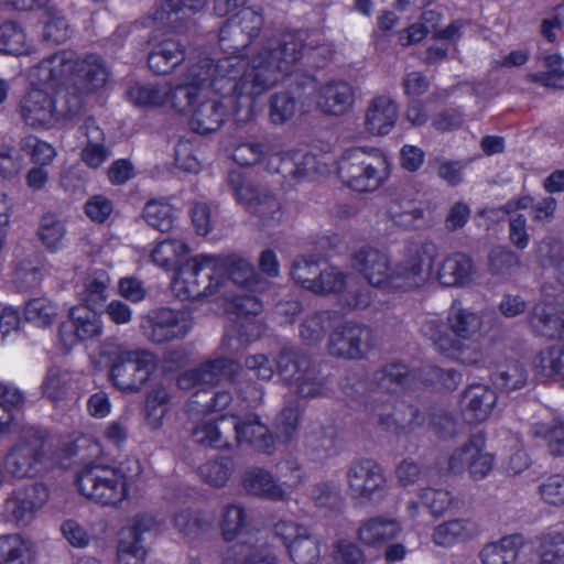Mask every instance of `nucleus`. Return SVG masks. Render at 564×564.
Here are the masks:
<instances>
[{
	"instance_id": "nucleus-47",
	"label": "nucleus",
	"mask_w": 564,
	"mask_h": 564,
	"mask_svg": "<svg viewBox=\"0 0 564 564\" xmlns=\"http://www.w3.org/2000/svg\"><path fill=\"white\" fill-rule=\"evenodd\" d=\"M169 393L165 388L152 389L145 401V422L151 430H159L167 412Z\"/></svg>"
},
{
	"instance_id": "nucleus-3",
	"label": "nucleus",
	"mask_w": 564,
	"mask_h": 564,
	"mask_svg": "<svg viewBox=\"0 0 564 564\" xmlns=\"http://www.w3.org/2000/svg\"><path fill=\"white\" fill-rule=\"evenodd\" d=\"M108 76L107 67L96 55L79 61L72 51L55 53L30 69L31 87L21 97L19 115L31 128L51 129L78 113L82 99L70 89H98Z\"/></svg>"
},
{
	"instance_id": "nucleus-52",
	"label": "nucleus",
	"mask_w": 564,
	"mask_h": 564,
	"mask_svg": "<svg viewBox=\"0 0 564 564\" xmlns=\"http://www.w3.org/2000/svg\"><path fill=\"white\" fill-rule=\"evenodd\" d=\"M24 169V158L10 144H0V178L11 182L17 180Z\"/></svg>"
},
{
	"instance_id": "nucleus-62",
	"label": "nucleus",
	"mask_w": 564,
	"mask_h": 564,
	"mask_svg": "<svg viewBox=\"0 0 564 564\" xmlns=\"http://www.w3.org/2000/svg\"><path fill=\"white\" fill-rule=\"evenodd\" d=\"M64 539L74 547L84 549L91 542V534L85 525L74 519L65 520L61 527Z\"/></svg>"
},
{
	"instance_id": "nucleus-15",
	"label": "nucleus",
	"mask_w": 564,
	"mask_h": 564,
	"mask_svg": "<svg viewBox=\"0 0 564 564\" xmlns=\"http://www.w3.org/2000/svg\"><path fill=\"white\" fill-rule=\"evenodd\" d=\"M68 318L59 326V339L66 348L102 334L104 323L96 307L75 305L69 308Z\"/></svg>"
},
{
	"instance_id": "nucleus-10",
	"label": "nucleus",
	"mask_w": 564,
	"mask_h": 564,
	"mask_svg": "<svg viewBox=\"0 0 564 564\" xmlns=\"http://www.w3.org/2000/svg\"><path fill=\"white\" fill-rule=\"evenodd\" d=\"M56 465L61 464L47 457L44 433L32 426L21 427L19 442L3 460L6 471L15 478L34 477Z\"/></svg>"
},
{
	"instance_id": "nucleus-45",
	"label": "nucleus",
	"mask_w": 564,
	"mask_h": 564,
	"mask_svg": "<svg viewBox=\"0 0 564 564\" xmlns=\"http://www.w3.org/2000/svg\"><path fill=\"white\" fill-rule=\"evenodd\" d=\"M223 564H275V557L265 550L241 541L226 554Z\"/></svg>"
},
{
	"instance_id": "nucleus-32",
	"label": "nucleus",
	"mask_w": 564,
	"mask_h": 564,
	"mask_svg": "<svg viewBox=\"0 0 564 564\" xmlns=\"http://www.w3.org/2000/svg\"><path fill=\"white\" fill-rule=\"evenodd\" d=\"M557 314V304L539 303L533 310L530 323L543 336L564 338V312Z\"/></svg>"
},
{
	"instance_id": "nucleus-27",
	"label": "nucleus",
	"mask_w": 564,
	"mask_h": 564,
	"mask_svg": "<svg viewBox=\"0 0 564 564\" xmlns=\"http://www.w3.org/2000/svg\"><path fill=\"white\" fill-rule=\"evenodd\" d=\"M228 182L234 191L237 200L240 204L247 205L254 213H259L262 216H272L279 210V203L269 195H254V188L246 181L243 174L240 171H232L228 176Z\"/></svg>"
},
{
	"instance_id": "nucleus-60",
	"label": "nucleus",
	"mask_w": 564,
	"mask_h": 564,
	"mask_svg": "<svg viewBox=\"0 0 564 564\" xmlns=\"http://www.w3.org/2000/svg\"><path fill=\"white\" fill-rule=\"evenodd\" d=\"M67 387V373L58 368H50L42 382V391L52 401L61 400Z\"/></svg>"
},
{
	"instance_id": "nucleus-41",
	"label": "nucleus",
	"mask_w": 564,
	"mask_h": 564,
	"mask_svg": "<svg viewBox=\"0 0 564 564\" xmlns=\"http://www.w3.org/2000/svg\"><path fill=\"white\" fill-rule=\"evenodd\" d=\"M400 532L397 521L383 518H373L366 521L358 531L359 539L369 545L383 543L395 538Z\"/></svg>"
},
{
	"instance_id": "nucleus-59",
	"label": "nucleus",
	"mask_w": 564,
	"mask_h": 564,
	"mask_svg": "<svg viewBox=\"0 0 564 564\" xmlns=\"http://www.w3.org/2000/svg\"><path fill=\"white\" fill-rule=\"evenodd\" d=\"M330 314L327 312L316 313L308 316L301 325L300 335L307 343L319 341L329 325Z\"/></svg>"
},
{
	"instance_id": "nucleus-38",
	"label": "nucleus",
	"mask_w": 564,
	"mask_h": 564,
	"mask_svg": "<svg viewBox=\"0 0 564 564\" xmlns=\"http://www.w3.org/2000/svg\"><path fill=\"white\" fill-rule=\"evenodd\" d=\"M110 278L105 270H91L87 273L83 289L78 292L82 305L100 307L107 300Z\"/></svg>"
},
{
	"instance_id": "nucleus-25",
	"label": "nucleus",
	"mask_w": 564,
	"mask_h": 564,
	"mask_svg": "<svg viewBox=\"0 0 564 564\" xmlns=\"http://www.w3.org/2000/svg\"><path fill=\"white\" fill-rule=\"evenodd\" d=\"M48 500V490L44 485L34 484L15 488L6 501V511L15 520L31 518Z\"/></svg>"
},
{
	"instance_id": "nucleus-34",
	"label": "nucleus",
	"mask_w": 564,
	"mask_h": 564,
	"mask_svg": "<svg viewBox=\"0 0 564 564\" xmlns=\"http://www.w3.org/2000/svg\"><path fill=\"white\" fill-rule=\"evenodd\" d=\"M84 133L87 141L82 150V160L87 166L97 169L102 165L110 155L109 150L104 144V132L96 124L95 120L88 119L84 124Z\"/></svg>"
},
{
	"instance_id": "nucleus-31",
	"label": "nucleus",
	"mask_w": 564,
	"mask_h": 564,
	"mask_svg": "<svg viewBox=\"0 0 564 564\" xmlns=\"http://www.w3.org/2000/svg\"><path fill=\"white\" fill-rule=\"evenodd\" d=\"M478 533L477 524L468 519H454L438 524L433 531V542L443 547L464 543Z\"/></svg>"
},
{
	"instance_id": "nucleus-13",
	"label": "nucleus",
	"mask_w": 564,
	"mask_h": 564,
	"mask_svg": "<svg viewBox=\"0 0 564 564\" xmlns=\"http://www.w3.org/2000/svg\"><path fill=\"white\" fill-rule=\"evenodd\" d=\"M495 456L487 451L486 438L482 434H476L456 448L449 456L448 469L455 474L468 471L474 480L486 478L492 470Z\"/></svg>"
},
{
	"instance_id": "nucleus-46",
	"label": "nucleus",
	"mask_w": 564,
	"mask_h": 564,
	"mask_svg": "<svg viewBox=\"0 0 564 564\" xmlns=\"http://www.w3.org/2000/svg\"><path fill=\"white\" fill-rule=\"evenodd\" d=\"M25 319L39 328L51 326L57 316V306L46 297L29 301L24 308Z\"/></svg>"
},
{
	"instance_id": "nucleus-24",
	"label": "nucleus",
	"mask_w": 564,
	"mask_h": 564,
	"mask_svg": "<svg viewBox=\"0 0 564 564\" xmlns=\"http://www.w3.org/2000/svg\"><path fill=\"white\" fill-rule=\"evenodd\" d=\"M496 402L495 390L486 384H471L460 398L462 415L469 423L484 422L491 415Z\"/></svg>"
},
{
	"instance_id": "nucleus-39",
	"label": "nucleus",
	"mask_w": 564,
	"mask_h": 564,
	"mask_svg": "<svg viewBox=\"0 0 564 564\" xmlns=\"http://www.w3.org/2000/svg\"><path fill=\"white\" fill-rule=\"evenodd\" d=\"M473 272L470 259L463 253L448 256L442 263L437 278L443 285H460L468 281Z\"/></svg>"
},
{
	"instance_id": "nucleus-16",
	"label": "nucleus",
	"mask_w": 564,
	"mask_h": 564,
	"mask_svg": "<svg viewBox=\"0 0 564 564\" xmlns=\"http://www.w3.org/2000/svg\"><path fill=\"white\" fill-rule=\"evenodd\" d=\"M141 327L152 341L164 343L185 336L192 319L187 312L161 308L145 317Z\"/></svg>"
},
{
	"instance_id": "nucleus-23",
	"label": "nucleus",
	"mask_w": 564,
	"mask_h": 564,
	"mask_svg": "<svg viewBox=\"0 0 564 564\" xmlns=\"http://www.w3.org/2000/svg\"><path fill=\"white\" fill-rule=\"evenodd\" d=\"M494 315L490 312L476 313L454 303L447 315L451 330L458 339H471L479 333H487Z\"/></svg>"
},
{
	"instance_id": "nucleus-21",
	"label": "nucleus",
	"mask_w": 564,
	"mask_h": 564,
	"mask_svg": "<svg viewBox=\"0 0 564 564\" xmlns=\"http://www.w3.org/2000/svg\"><path fill=\"white\" fill-rule=\"evenodd\" d=\"M238 366L225 358H219L202 365L197 369L185 371L178 378V386L183 390L198 388L206 391L223 378H231Z\"/></svg>"
},
{
	"instance_id": "nucleus-11",
	"label": "nucleus",
	"mask_w": 564,
	"mask_h": 564,
	"mask_svg": "<svg viewBox=\"0 0 564 564\" xmlns=\"http://www.w3.org/2000/svg\"><path fill=\"white\" fill-rule=\"evenodd\" d=\"M292 279L303 289L318 294L337 293L346 285V275L335 267L301 258L294 261Z\"/></svg>"
},
{
	"instance_id": "nucleus-40",
	"label": "nucleus",
	"mask_w": 564,
	"mask_h": 564,
	"mask_svg": "<svg viewBox=\"0 0 564 564\" xmlns=\"http://www.w3.org/2000/svg\"><path fill=\"white\" fill-rule=\"evenodd\" d=\"M184 59L180 43L166 40L158 44L149 55L150 68L159 74L169 73Z\"/></svg>"
},
{
	"instance_id": "nucleus-28",
	"label": "nucleus",
	"mask_w": 564,
	"mask_h": 564,
	"mask_svg": "<svg viewBox=\"0 0 564 564\" xmlns=\"http://www.w3.org/2000/svg\"><path fill=\"white\" fill-rule=\"evenodd\" d=\"M523 546V535L511 534L486 544L479 557L481 564H519V552Z\"/></svg>"
},
{
	"instance_id": "nucleus-12",
	"label": "nucleus",
	"mask_w": 564,
	"mask_h": 564,
	"mask_svg": "<svg viewBox=\"0 0 564 564\" xmlns=\"http://www.w3.org/2000/svg\"><path fill=\"white\" fill-rule=\"evenodd\" d=\"M354 104V90L343 80L329 82L325 85H314L302 98L300 111L310 112L317 109L332 116L346 113Z\"/></svg>"
},
{
	"instance_id": "nucleus-53",
	"label": "nucleus",
	"mask_w": 564,
	"mask_h": 564,
	"mask_svg": "<svg viewBox=\"0 0 564 564\" xmlns=\"http://www.w3.org/2000/svg\"><path fill=\"white\" fill-rule=\"evenodd\" d=\"M438 14L435 11H426L422 14L421 21L411 24L399 34V42L406 46L422 41L427 33L436 28Z\"/></svg>"
},
{
	"instance_id": "nucleus-20",
	"label": "nucleus",
	"mask_w": 564,
	"mask_h": 564,
	"mask_svg": "<svg viewBox=\"0 0 564 564\" xmlns=\"http://www.w3.org/2000/svg\"><path fill=\"white\" fill-rule=\"evenodd\" d=\"M422 334L433 343L440 352L462 364L479 365L485 362L479 350L470 346H460L457 339L452 338L449 334L443 330L442 325L436 319L427 321L422 326Z\"/></svg>"
},
{
	"instance_id": "nucleus-63",
	"label": "nucleus",
	"mask_w": 564,
	"mask_h": 564,
	"mask_svg": "<svg viewBox=\"0 0 564 564\" xmlns=\"http://www.w3.org/2000/svg\"><path fill=\"white\" fill-rule=\"evenodd\" d=\"M421 499L433 516L444 513L452 503L451 492L443 489H425Z\"/></svg>"
},
{
	"instance_id": "nucleus-6",
	"label": "nucleus",
	"mask_w": 564,
	"mask_h": 564,
	"mask_svg": "<svg viewBox=\"0 0 564 564\" xmlns=\"http://www.w3.org/2000/svg\"><path fill=\"white\" fill-rule=\"evenodd\" d=\"M232 158L240 165L260 163L270 172L291 174L297 180L330 172V158L327 155L317 159L314 154L297 151L292 156H283L278 148L270 144L242 143L235 149Z\"/></svg>"
},
{
	"instance_id": "nucleus-42",
	"label": "nucleus",
	"mask_w": 564,
	"mask_h": 564,
	"mask_svg": "<svg viewBox=\"0 0 564 564\" xmlns=\"http://www.w3.org/2000/svg\"><path fill=\"white\" fill-rule=\"evenodd\" d=\"M532 365L541 378L560 377L564 380V346L554 345L542 349Z\"/></svg>"
},
{
	"instance_id": "nucleus-7",
	"label": "nucleus",
	"mask_w": 564,
	"mask_h": 564,
	"mask_svg": "<svg viewBox=\"0 0 564 564\" xmlns=\"http://www.w3.org/2000/svg\"><path fill=\"white\" fill-rule=\"evenodd\" d=\"M336 173L352 189L371 192L388 181L391 166L388 156L379 149L351 148L341 154Z\"/></svg>"
},
{
	"instance_id": "nucleus-35",
	"label": "nucleus",
	"mask_w": 564,
	"mask_h": 564,
	"mask_svg": "<svg viewBox=\"0 0 564 564\" xmlns=\"http://www.w3.org/2000/svg\"><path fill=\"white\" fill-rule=\"evenodd\" d=\"M294 485L295 482L286 485L285 488L282 485H276L271 475L261 469L247 473L243 479V486L250 494L273 500L284 499Z\"/></svg>"
},
{
	"instance_id": "nucleus-9",
	"label": "nucleus",
	"mask_w": 564,
	"mask_h": 564,
	"mask_svg": "<svg viewBox=\"0 0 564 564\" xmlns=\"http://www.w3.org/2000/svg\"><path fill=\"white\" fill-rule=\"evenodd\" d=\"M133 479L121 468L101 464L86 465L78 471L76 487L85 498L116 507L124 501L131 491Z\"/></svg>"
},
{
	"instance_id": "nucleus-56",
	"label": "nucleus",
	"mask_w": 564,
	"mask_h": 564,
	"mask_svg": "<svg viewBox=\"0 0 564 564\" xmlns=\"http://www.w3.org/2000/svg\"><path fill=\"white\" fill-rule=\"evenodd\" d=\"M215 416L204 417L194 429V440L205 446L224 447L226 442L223 441L221 432L215 424Z\"/></svg>"
},
{
	"instance_id": "nucleus-51",
	"label": "nucleus",
	"mask_w": 564,
	"mask_h": 564,
	"mask_svg": "<svg viewBox=\"0 0 564 564\" xmlns=\"http://www.w3.org/2000/svg\"><path fill=\"white\" fill-rule=\"evenodd\" d=\"M494 383L508 391L522 388L527 382V372L523 367L512 361L501 366L492 376Z\"/></svg>"
},
{
	"instance_id": "nucleus-48",
	"label": "nucleus",
	"mask_w": 564,
	"mask_h": 564,
	"mask_svg": "<svg viewBox=\"0 0 564 564\" xmlns=\"http://www.w3.org/2000/svg\"><path fill=\"white\" fill-rule=\"evenodd\" d=\"M144 220L160 231L172 228L175 219V209L165 200H150L143 208Z\"/></svg>"
},
{
	"instance_id": "nucleus-37",
	"label": "nucleus",
	"mask_w": 564,
	"mask_h": 564,
	"mask_svg": "<svg viewBox=\"0 0 564 564\" xmlns=\"http://www.w3.org/2000/svg\"><path fill=\"white\" fill-rule=\"evenodd\" d=\"M543 70L529 74L532 82L544 87L564 89V57L556 53H546L540 59Z\"/></svg>"
},
{
	"instance_id": "nucleus-33",
	"label": "nucleus",
	"mask_w": 564,
	"mask_h": 564,
	"mask_svg": "<svg viewBox=\"0 0 564 564\" xmlns=\"http://www.w3.org/2000/svg\"><path fill=\"white\" fill-rule=\"evenodd\" d=\"M36 235L48 252L56 253L66 247L67 228L65 221L55 214L46 213L41 217Z\"/></svg>"
},
{
	"instance_id": "nucleus-49",
	"label": "nucleus",
	"mask_w": 564,
	"mask_h": 564,
	"mask_svg": "<svg viewBox=\"0 0 564 564\" xmlns=\"http://www.w3.org/2000/svg\"><path fill=\"white\" fill-rule=\"evenodd\" d=\"M21 149L29 155L35 166L48 167L57 156V151L53 144L34 135L23 138Z\"/></svg>"
},
{
	"instance_id": "nucleus-19",
	"label": "nucleus",
	"mask_w": 564,
	"mask_h": 564,
	"mask_svg": "<svg viewBox=\"0 0 564 564\" xmlns=\"http://www.w3.org/2000/svg\"><path fill=\"white\" fill-rule=\"evenodd\" d=\"M371 332L358 324H346L332 333L329 351L345 359L364 357L370 348Z\"/></svg>"
},
{
	"instance_id": "nucleus-26",
	"label": "nucleus",
	"mask_w": 564,
	"mask_h": 564,
	"mask_svg": "<svg viewBox=\"0 0 564 564\" xmlns=\"http://www.w3.org/2000/svg\"><path fill=\"white\" fill-rule=\"evenodd\" d=\"M399 118L397 102L387 96L371 100L365 116V129L371 135H387L394 128Z\"/></svg>"
},
{
	"instance_id": "nucleus-57",
	"label": "nucleus",
	"mask_w": 564,
	"mask_h": 564,
	"mask_svg": "<svg viewBox=\"0 0 564 564\" xmlns=\"http://www.w3.org/2000/svg\"><path fill=\"white\" fill-rule=\"evenodd\" d=\"M541 499L554 507L564 506V476L560 474L546 477L539 486Z\"/></svg>"
},
{
	"instance_id": "nucleus-54",
	"label": "nucleus",
	"mask_w": 564,
	"mask_h": 564,
	"mask_svg": "<svg viewBox=\"0 0 564 564\" xmlns=\"http://www.w3.org/2000/svg\"><path fill=\"white\" fill-rule=\"evenodd\" d=\"M532 208L533 218L538 221L549 220L556 208V202L554 198L546 197L533 205L531 197L524 196L514 202H509L506 205V213H513L520 209Z\"/></svg>"
},
{
	"instance_id": "nucleus-61",
	"label": "nucleus",
	"mask_w": 564,
	"mask_h": 564,
	"mask_svg": "<svg viewBox=\"0 0 564 564\" xmlns=\"http://www.w3.org/2000/svg\"><path fill=\"white\" fill-rule=\"evenodd\" d=\"M541 558L543 564H564L563 532H555L544 538Z\"/></svg>"
},
{
	"instance_id": "nucleus-43",
	"label": "nucleus",
	"mask_w": 564,
	"mask_h": 564,
	"mask_svg": "<svg viewBox=\"0 0 564 564\" xmlns=\"http://www.w3.org/2000/svg\"><path fill=\"white\" fill-rule=\"evenodd\" d=\"M30 43L24 29L14 21L0 24V52L10 55L30 53Z\"/></svg>"
},
{
	"instance_id": "nucleus-22",
	"label": "nucleus",
	"mask_w": 564,
	"mask_h": 564,
	"mask_svg": "<svg viewBox=\"0 0 564 564\" xmlns=\"http://www.w3.org/2000/svg\"><path fill=\"white\" fill-rule=\"evenodd\" d=\"M254 392L256 397L248 401L246 406L241 410L235 409L229 414L236 419L234 427L239 444L247 443L260 451H269L272 445V437L268 434V429L261 424L258 417L253 414H248L246 420L240 419V414L245 409L250 408L260 401L261 392L256 389Z\"/></svg>"
},
{
	"instance_id": "nucleus-18",
	"label": "nucleus",
	"mask_w": 564,
	"mask_h": 564,
	"mask_svg": "<svg viewBox=\"0 0 564 564\" xmlns=\"http://www.w3.org/2000/svg\"><path fill=\"white\" fill-rule=\"evenodd\" d=\"M276 371L285 382L295 383L297 392L303 397L317 395L322 390V383L315 379L308 360L299 358L292 352L280 355L276 361Z\"/></svg>"
},
{
	"instance_id": "nucleus-17",
	"label": "nucleus",
	"mask_w": 564,
	"mask_h": 564,
	"mask_svg": "<svg viewBox=\"0 0 564 564\" xmlns=\"http://www.w3.org/2000/svg\"><path fill=\"white\" fill-rule=\"evenodd\" d=\"M275 534L285 544L289 555L296 564H313L319 557V545L308 529L293 521H280Z\"/></svg>"
},
{
	"instance_id": "nucleus-5",
	"label": "nucleus",
	"mask_w": 564,
	"mask_h": 564,
	"mask_svg": "<svg viewBox=\"0 0 564 564\" xmlns=\"http://www.w3.org/2000/svg\"><path fill=\"white\" fill-rule=\"evenodd\" d=\"M436 257V246L422 241L409 245L404 260L395 265L384 252L369 247L356 251L351 263L371 286L406 291L423 285L430 279Z\"/></svg>"
},
{
	"instance_id": "nucleus-1",
	"label": "nucleus",
	"mask_w": 564,
	"mask_h": 564,
	"mask_svg": "<svg viewBox=\"0 0 564 564\" xmlns=\"http://www.w3.org/2000/svg\"><path fill=\"white\" fill-rule=\"evenodd\" d=\"M253 72L254 77L242 72L238 78L239 86L226 93L214 86L218 76L217 63L202 58L188 67L182 80L162 85L137 84L130 87L128 97L135 105L163 107L185 115L193 131L208 134L221 127L226 109L229 105L234 106V97L242 99L247 107L245 113H241L240 108L235 109L237 120L246 122L252 118L251 98L275 84L274 70L271 68L262 78L261 65L254 62Z\"/></svg>"
},
{
	"instance_id": "nucleus-64",
	"label": "nucleus",
	"mask_w": 564,
	"mask_h": 564,
	"mask_svg": "<svg viewBox=\"0 0 564 564\" xmlns=\"http://www.w3.org/2000/svg\"><path fill=\"white\" fill-rule=\"evenodd\" d=\"M202 477L212 486L220 487L226 484L230 473L229 462L221 459L208 462L200 467Z\"/></svg>"
},
{
	"instance_id": "nucleus-44",
	"label": "nucleus",
	"mask_w": 564,
	"mask_h": 564,
	"mask_svg": "<svg viewBox=\"0 0 564 564\" xmlns=\"http://www.w3.org/2000/svg\"><path fill=\"white\" fill-rule=\"evenodd\" d=\"M31 560L29 541L18 534L0 538V564H31Z\"/></svg>"
},
{
	"instance_id": "nucleus-55",
	"label": "nucleus",
	"mask_w": 564,
	"mask_h": 564,
	"mask_svg": "<svg viewBox=\"0 0 564 564\" xmlns=\"http://www.w3.org/2000/svg\"><path fill=\"white\" fill-rule=\"evenodd\" d=\"M296 101L289 93L276 94L270 104L269 118L273 124H282L296 112Z\"/></svg>"
},
{
	"instance_id": "nucleus-50",
	"label": "nucleus",
	"mask_w": 564,
	"mask_h": 564,
	"mask_svg": "<svg viewBox=\"0 0 564 564\" xmlns=\"http://www.w3.org/2000/svg\"><path fill=\"white\" fill-rule=\"evenodd\" d=\"M43 37L52 43H62L69 37L70 29L66 18L54 7L46 9L43 18Z\"/></svg>"
},
{
	"instance_id": "nucleus-2",
	"label": "nucleus",
	"mask_w": 564,
	"mask_h": 564,
	"mask_svg": "<svg viewBox=\"0 0 564 564\" xmlns=\"http://www.w3.org/2000/svg\"><path fill=\"white\" fill-rule=\"evenodd\" d=\"M263 288L264 282L251 263L235 254H197L177 269L172 281L173 292L183 301L214 295L223 297L227 302L226 310L237 316L235 340L239 346L250 345L263 333V325L254 318L262 311V304L256 296L247 294Z\"/></svg>"
},
{
	"instance_id": "nucleus-58",
	"label": "nucleus",
	"mask_w": 564,
	"mask_h": 564,
	"mask_svg": "<svg viewBox=\"0 0 564 564\" xmlns=\"http://www.w3.org/2000/svg\"><path fill=\"white\" fill-rule=\"evenodd\" d=\"M246 527V513L239 506H229L223 516L221 530L228 541L242 534Z\"/></svg>"
},
{
	"instance_id": "nucleus-4",
	"label": "nucleus",
	"mask_w": 564,
	"mask_h": 564,
	"mask_svg": "<svg viewBox=\"0 0 564 564\" xmlns=\"http://www.w3.org/2000/svg\"><path fill=\"white\" fill-rule=\"evenodd\" d=\"M262 23L260 11L246 3L220 30L219 45L225 56L217 61L218 76L214 80L217 89L226 93L236 89L242 72L254 77V62L261 65L262 78L270 68L274 70L276 83L281 74L289 73L291 66L302 57L301 44L293 35L262 46L247 43L248 39L258 34Z\"/></svg>"
},
{
	"instance_id": "nucleus-29",
	"label": "nucleus",
	"mask_w": 564,
	"mask_h": 564,
	"mask_svg": "<svg viewBox=\"0 0 564 564\" xmlns=\"http://www.w3.org/2000/svg\"><path fill=\"white\" fill-rule=\"evenodd\" d=\"M143 531L145 528L139 521L121 530L117 551L118 564H144L147 550L142 540Z\"/></svg>"
},
{
	"instance_id": "nucleus-30",
	"label": "nucleus",
	"mask_w": 564,
	"mask_h": 564,
	"mask_svg": "<svg viewBox=\"0 0 564 564\" xmlns=\"http://www.w3.org/2000/svg\"><path fill=\"white\" fill-rule=\"evenodd\" d=\"M531 432L553 456H564V422L558 416L545 412L532 423Z\"/></svg>"
},
{
	"instance_id": "nucleus-14",
	"label": "nucleus",
	"mask_w": 564,
	"mask_h": 564,
	"mask_svg": "<svg viewBox=\"0 0 564 564\" xmlns=\"http://www.w3.org/2000/svg\"><path fill=\"white\" fill-rule=\"evenodd\" d=\"M347 486L352 498L370 501L380 498L387 487L382 467L372 459L352 463L347 470Z\"/></svg>"
},
{
	"instance_id": "nucleus-8",
	"label": "nucleus",
	"mask_w": 564,
	"mask_h": 564,
	"mask_svg": "<svg viewBox=\"0 0 564 564\" xmlns=\"http://www.w3.org/2000/svg\"><path fill=\"white\" fill-rule=\"evenodd\" d=\"M99 359L93 357L96 367L111 364L110 379L121 391H137L150 378L155 368L152 354L129 350L116 343L106 341L99 348Z\"/></svg>"
},
{
	"instance_id": "nucleus-36",
	"label": "nucleus",
	"mask_w": 564,
	"mask_h": 564,
	"mask_svg": "<svg viewBox=\"0 0 564 564\" xmlns=\"http://www.w3.org/2000/svg\"><path fill=\"white\" fill-rule=\"evenodd\" d=\"M187 243L182 239H165L160 241L151 252L154 264L169 271L178 269L188 254Z\"/></svg>"
}]
</instances>
